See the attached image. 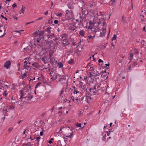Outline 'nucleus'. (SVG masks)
<instances>
[{
	"label": "nucleus",
	"mask_w": 146,
	"mask_h": 146,
	"mask_svg": "<svg viewBox=\"0 0 146 146\" xmlns=\"http://www.w3.org/2000/svg\"><path fill=\"white\" fill-rule=\"evenodd\" d=\"M20 96L19 99H21L22 98L25 99L27 100H31L33 98V96L30 94L29 93L27 95L25 93L23 90H20Z\"/></svg>",
	"instance_id": "obj_1"
},
{
	"label": "nucleus",
	"mask_w": 146,
	"mask_h": 146,
	"mask_svg": "<svg viewBox=\"0 0 146 146\" xmlns=\"http://www.w3.org/2000/svg\"><path fill=\"white\" fill-rule=\"evenodd\" d=\"M27 60V61H25L24 63L23 67L24 68L27 69L29 70H30L31 69V63L30 61V60L31 59L30 58H26Z\"/></svg>",
	"instance_id": "obj_2"
},
{
	"label": "nucleus",
	"mask_w": 146,
	"mask_h": 146,
	"mask_svg": "<svg viewBox=\"0 0 146 146\" xmlns=\"http://www.w3.org/2000/svg\"><path fill=\"white\" fill-rule=\"evenodd\" d=\"M39 37L35 38V41H36V43H39L40 42V40H41L42 38H43L44 36H43L44 33V31H39Z\"/></svg>",
	"instance_id": "obj_3"
},
{
	"label": "nucleus",
	"mask_w": 146,
	"mask_h": 146,
	"mask_svg": "<svg viewBox=\"0 0 146 146\" xmlns=\"http://www.w3.org/2000/svg\"><path fill=\"white\" fill-rule=\"evenodd\" d=\"M90 94L92 95H96L97 93V91L96 90V87L95 86H94L89 89Z\"/></svg>",
	"instance_id": "obj_4"
},
{
	"label": "nucleus",
	"mask_w": 146,
	"mask_h": 146,
	"mask_svg": "<svg viewBox=\"0 0 146 146\" xmlns=\"http://www.w3.org/2000/svg\"><path fill=\"white\" fill-rule=\"evenodd\" d=\"M58 77V81L59 82H61L63 80H65L66 79V76L63 75H62L59 74V76Z\"/></svg>",
	"instance_id": "obj_5"
},
{
	"label": "nucleus",
	"mask_w": 146,
	"mask_h": 146,
	"mask_svg": "<svg viewBox=\"0 0 146 146\" xmlns=\"http://www.w3.org/2000/svg\"><path fill=\"white\" fill-rule=\"evenodd\" d=\"M52 75H53V77L51 78V79L52 80H54L58 79V77L59 76V74L55 72L54 73V74H52Z\"/></svg>",
	"instance_id": "obj_6"
},
{
	"label": "nucleus",
	"mask_w": 146,
	"mask_h": 146,
	"mask_svg": "<svg viewBox=\"0 0 146 146\" xmlns=\"http://www.w3.org/2000/svg\"><path fill=\"white\" fill-rule=\"evenodd\" d=\"M102 31H100V33H99L98 34H100V36L102 37L104 36L106 33V28L105 29H102Z\"/></svg>",
	"instance_id": "obj_7"
},
{
	"label": "nucleus",
	"mask_w": 146,
	"mask_h": 146,
	"mask_svg": "<svg viewBox=\"0 0 146 146\" xmlns=\"http://www.w3.org/2000/svg\"><path fill=\"white\" fill-rule=\"evenodd\" d=\"M91 29L92 31L96 33H97V35H98V33H100V30L98 27L94 26L92 27Z\"/></svg>",
	"instance_id": "obj_8"
},
{
	"label": "nucleus",
	"mask_w": 146,
	"mask_h": 146,
	"mask_svg": "<svg viewBox=\"0 0 146 146\" xmlns=\"http://www.w3.org/2000/svg\"><path fill=\"white\" fill-rule=\"evenodd\" d=\"M62 43V46L63 47L66 46L67 45H68L69 44V43L68 41V40L65 38L63 40Z\"/></svg>",
	"instance_id": "obj_9"
},
{
	"label": "nucleus",
	"mask_w": 146,
	"mask_h": 146,
	"mask_svg": "<svg viewBox=\"0 0 146 146\" xmlns=\"http://www.w3.org/2000/svg\"><path fill=\"white\" fill-rule=\"evenodd\" d=\"M81 10L82 11V14L84 15L86 17L88 14V11L86 9H84L82 7L81 8Z\"/></svg>",
	"instance_id": "obj_10"
},
{
	"label": "nucleus",
	"mask_w": 146,
	"mask_h": 146,
	"mask_svg": "<svg viewBox=\"0 0 146 146\" xmlns=\"http://www.w3.org/2000/svg\"><path fill=\"white\" fill-rule=\"evenodd\" d=\"M11 64V62L10 61H8L6 62L4 64V67L7 69H8L9 66H10Z\"/></svg>",
	"instance_id": "obj_11"
},
{
	"label": "nucleus",
	"mask_w": 146,
	"mask_h": 146,
	"mask_svg": "<svg viewBox=\"0 0 146 146\" xmlns=\"http://www.w3.org/2000/svg\"><path fill=\"white\" fill-rule=\"evenodd\" d=\"M115 3V0H111L110 1L109 3V5H110V8L113 9V5Z\"/></svg>",
	"instance_id": "obj_12"
},
{
	"label": "nucleus",
	"mask_w": 146,
	"mask_h": 146,
	"mask_svg": "<svg viewBox=\"0 0 146 146\" xmlns=\"http://www.w3.org/2000/svg\"><path fill=\"white\" fill-rule=\"evenodd\" d=\"M32 48V46L29 45L27 46L26 47H25L24 49L27 51H29Z\"/></svg>",
	"instance_id": "obj_13"
},
{
	"label": "nucleus",
	"mask_w": 146,
	"mask_h": 146,
	"mask_svg": "<svg viewBox=\"0 0 146 146\" xmlns=\"http://www.w3.org/2000/svg\"><path fill=\"white\" fill-rule=\"evenodd\" d=\"M106 73V71H104L102 73V74L101 75V77H105L104 79L105 80L107 79V78L108 77V76L107 74H104Z\"/></svg>",
	"instance_id": "obj_14"
},
{
	"label": "nucleus",
	"mask_w": 146,
	"mask_h": 146,
	"mask_svg": "<svg viewBox=\"0 0 146 146\" xmlns=\"http://www.w3.org/2000/svg\"><path fill=\"white\" fill-rule=\"evenodd\" d=\"M84 86L82 84V82H80V83L79 84V88L82 90H83L84 89Z\"/></svg>",
	"instance_id": "obj_15"
},
{
	"label": "nucleus",
	"mask_w": 146,
	"mask_h": 146,
	"mask_svg": "<svg viewBox=\"0 0 146 146\" xmlns=\"http://www.w3.org/2000/svg\"><path fill=\"white\" fill-rule=\"evenodd\" d=\"M74 26L73 25L71 26H70L68 28L69 29H70V30H72L74 32H76V30L75 29V28H74Z\"/></svg>",
	"instance_id": "obj_16"
},
{
	"label": "nucleus",
	"mask_w": 146,
	"mask_h": 146,
	"mask_svg": "<svg viewBox=\"0 0 146 146\" xmlns=\"http://www.w3.org/2000/svg\"><path fill=\"white\" fill-rule=\"evenodd\" d=\"M47 59V58L46 56H45L42 58L41 60L43 61L44 64L47 63V62H46V60Z\"/></svg>",
	"instance_id": "obj_17"
},
{
	"label": "nucleus",
	"mask_w": 146,
	"mask_h": 146,
	"mask_svg": "<svg viewBox=\"0 0 146 146\" xmlns=\"http://www.w3.org/2000/svg\"><path fill=\"white\" fill-rule=\"evenodd\" d=\"M39 31L38 30V31H36L34 33V36H35V38H36V37H38V36H39Z\"/></svg>",
	"instance_id": "obj_18"
},
{
	"label": "nucleus",
	"mask_w": 146,
	"mask_h": 146,
	"mask_svg": "<svg viewBox=\"0 0 146 146\" xmlns=\"http://www.w3.org/2000/svg\"><path fill=\"white\" fill-rule=\"evenodd\" d=\"M31 64L32 66H33L34 67L36 68L39 67V64L38 63L36 62H35V63H31Z\"/></svg>",
	"instance_id": "obj_19"
},
{
	"label": "nucleus",
	"mask_w": 146,
	"mask_h": 146,
	"mask_svg": "<svg viewBox=\"0 0 146 146\" xmlns=\"http://www.w3.org/2000/svg\"><path fill=\"white\" fill-rule=\"evenodd\" d=\"M3 82V81L0 80V89H2V88L3 89L4 88Z\"/></svg>",
	"instance_id": "obj_20"
},
{
	"label": "nucleus",
	"mask_w": 146,
	"mask_h": 146,
	"mask_svg": "<svg viewBox=\"0 0 146 146\" xmlns=\"http://www.w3.org/2000/svg\"><path fill=\"white\" fill-rule=\"evenodd\" d=\"M47 36H48V38H50L51 39H52V38L53 37L54 38V34L53 33L52 34L51 33V35H50V34L49 33L48 34Z\"/></svg>",
	"instance_id": "obj_21"
},
{
	"label": "nucleus",
	"mask_w": 146,
	"mask_h": 146,
	"mask_svg": "<svg viewBox=\"0 0 146 146\" xmlns=\"http://www.w3.org/2000/svg\"><path fill=\"white\" fill-rule=\"evenodd\" d=\"M25 7H24L23 5H22V7L21 8V9L20 10V12L21 13H20V14H21V13H23V14L24 15V12L25 11Z\"/></svg>",
	"instance_id": "obj_22"
},
{
	"label": "nucleus",
	"mask_w": 146,
	"mask_h": 146,
	"mask_svg": "<svg viewBox=\"0 0 146 146\" xmlns=\"http://www.w3.org/2000/svg\"><path fill=\"white\" fill-rule=\"evenodd\" d=\"M15 108V106L14 105H11L9 108L8 110H12L14 109Z\"/></svg>",
	"instance_id": "obj_23"
},
{
	"label": "nucleus",
	"mask_w": 146,
	"mask_h": 146,
	"mask_svg": "<svg viewBox=\"0 0 146 146\" xmlns=\"http://www.w3.org/2000/svg\"><path fill=\"white\" fill-rule=\"evenodd\" d=\"M131 51H130L129 52L130 56H129V60H131L132 59L133 57V54L131 53Z\"/></svg>",
	"instance_id": "obj_24"
},
{
	"label": "nucleus",
	"mask_w": 146,
	"mask_h": 146,
	"mask_svg": "<svg viewBox=\"0 0 146 146\" xmlns=\"http://www.w3.org/2000/svg\"><path fill=\"white\" fill-rule=\"evenodd\" d=\"M84 30H80L79 32V34L80 35L82 36H83L84 35Z\"/></svg>",
	"instance_id": "obj_25"
},
{
	"label": "nucleus",
	"mask_w": 146,
	"mask_h": 146,
	"mask_svg": "<svg viewBox=\"0 0 146 146\" xmlns=\"http://www.w3.org/2000/svg\"><path fill=\"white\" fill-rule=\"evenodd\" d=\"M68 63L70 64H73L74 63V60L72 59H71L68 62Z\"/></svg>",
	"instance_id": "obj_26"
},
{
	"label": "nucleus",
	"mask_w": 146,
	"mask_h": 146,
	"mask_svg": "<svg viewBox=\"0 0 146 146\" xmlns=\"http://www.w3.org/2000/svg\"><path fill=\"white\" fill-rule=\"evenodd\" d=\"M51 29V27H48L45 29L44 31H48V34L50 32V29Z\"/></svg>",
	"instance_id": "obj_27"
},
{
	"label": "nucleus",
	"mask_w": 146,
	"mask_h": 146,
	"mask_svg": "<svg viewBox=\"0 0 146 146\" xmlns=\"http://www.w3.org/2000/svg\"><path fill=\"white\" fill-rule=\"evenodd\" d=\"M126 17H124V16H123L122 18V22L123 23H125L126 22Z\"/></svg>",
	"instance_id": "obj_28"
},
{
	"label": "nucleus",
	"mask_w": 146,
	"mask_h": 146,
	"mask_svg": "<svg viewBox=\"0 0 146 146\" xmlns=\"http://www.w3.org/2000/svg\"><path fill=\"white\" fill-rule=\"evenodd\" d=\"M96 25H97V24H96V22L94 23H90V26L91 27H92V26H93L94 27L96 26Z\"/></svg>",
	"instance_id": "obj_29"
},
{
	"label": "nucleus",
	"mask_w": 146,
	"mask_h": 146,
	"mask_svg": "<svg viewBox=\"0 0 146 146\" xmlns=\"http://www.w3.org/2000/svg\"><path fill=\"white\" fill-rule=\"evenodd\" d=\"M100 75V74L99 72H98L97 71L96 72V74L94 75V77H97L98 76H99Z\"/></svg>",
	"instance_id": "obj_30"
},
{
	"label": "nucleus",
	"mask_w": 146,
	"mask_h": 146,
	"mask_svg": "<svg viewBox=\"0 0 146 146\" xmlns=\"http://www.w3.org/2000/svg\"><path fill=\"white\" fill-rule=\"evenodd\" d=\"M52 41L49 40L46 41V44H48L49 46H50L51 44L52 43Z\"/></svg>",
	"instance_id": "obj_31"
},
{
	"label": "nucleus",
	"mask_w": 146,
	"mask_h": 146,
	"mask_svg": "<svg viewBox=\"0 0 146 146\" xmlns=\"http://www.w3.org/2000/svg\"><path fill=\"white\" fill-rule=\"evenodd\" d=\"M61 36V38H66V34L65 33H64Z\"/></svg>",
	"instance_id": "obj_32"
},
{
	"label": "nucleus",
	"mask_w": 146,
	"mask_h": 146,
	"mask_svg": "<svg viewBox=\"0 0 146 146\" xmlns=\"http://www.w3.org/2000/svg\"><path fill=\"white\" fill-rule=\"evenodd\" d=\"M76 126L77 127H81V124L80 123H77L75 124Z\"/></svg>",
	"instance_id": "obj_33"
},
{
	"label": "nucleus",
	"mask_w": 146,
	"mask_h": 146,
	"mask_svg": "<svg viewBox=\"0 0 146 146\" xmlns=\"http://www.w3.org/2000/svg\"><path fill=\"white\" fill-rule=\"evenodd\" d=\"M101 21L102 22L103 26H104L106 25L105 22L104 21V19H101Z\"/></svg>",
	"instance_id": "obj_34"
},
{
	"label": "nucleus",
	"mask_w": 146,
	"mask_h": 146,
	"mask_svg": "<svg viewBox=\"0 0 146 146\" xmlns=\"http://www.w3.org/2000/svg\"><path fill=\"white\" fill-rule=\"evenodd\" d=\"M72 136V133H71L70 134V135H69L66 136L65 135H64V137L65 136L67 137H68L69 138H70Z\"/></svg>",
	"instance_id": "obj_35"
},
{
	"label": "nucleus",
	"mask_w": 146,
	"mask_h": 146,
	"mask_svg": "<svg viewBox=\"0 0 146 146\" xmlns=\"http://www.w3.org/2000/svg\"><path fill=\"white\" fill-rule=\"evenodd\" d=\"M133 67L134 66H133V65H129L128 67V71L130 70L131 69V68H133Z\"/></svg>",
	"instance_id": "obj_36"
},
{
	"label": "nucleus",
	"mask_w": 146,
	"mask_h": 146,
	"mask_svg": "<svg viewBox=\"0 0 146 146\" xmlns=\"http://www.w3.org/2000/svg\"><path fill=\"white\" fill-rule=\"evenodd\" d=\"M41 84V82H38V83H37V84H36L35 87V88H37L38 87V86L40 85Z\"/></svg>",
	"instance_id": "obj_37"
},
{
	"label": "nucleus",
	"mask_w": 146,
	"mask_h": 146,
	"mask_svg": "<svg viewBox=\"0 0 146 146\" xmlns=\"http://www.w3.org/2000/svg\"><path fill=\"white\" fill-rule=\"evenodd\" d=\"M59 66L60 67H62L63 66V64L61 62H59L58 63Z\"/></svg>",
	"instance_id": "obj_38"
},
{
	"label": "nucleus",
	"mask_w": 146,
	"mask_h": 146,
	"mask_svg": "<svg viewBox=\"0 0 146 146\" xmlns=\"http://www.w3.org/2000/svg\"><path fill=\"white\" fill-rule=\"evenodd\" d=\"M89 73L90 74V76H89L91 78L92 76H94V75H93L94 74L92 72H89Z\"/></svg>",
	"instance_id": "obj_39"
},
{
	"label": "nucleus",
	"mask_w": 146,
	"mask_h": 146,
	"mask_svg": "<svg viewBox=\"0 0 146 146\" xmlns=\"http://www.w3.org/2000/svg\"><path fill=\"white\" fill-rule=\"evenodd\" d=\"M7 94H8L7 93V92L6 91H5L3 93V95L5 96H6Z\"/></svg>",
	"instance_id": "obj_40"
},
{
	"label": "nucleus",
	"mask_w": 146,
	"mask_h": 146,
	"mask_svg": "<svg viewBox=\"0 0 146 146\" xmlns=\"http://www.w3.org/2000/svg\"><path fill=\"white\" fill-rule=\"evenodd\" d=\"M52 22H53V21L52 19L49 20L48 21V24H52Z\"/></svg>",
	"instance_id": "obj_41"
},
{
	"label": "nucleus",
	"mask_w": 146,
	"mask_h": 146,
	"mask_svg": "<svg viewBox=\"0 0 146 146\" xmlns=\"http://www.w3.org/2000/svg\"><path fill=\"white\" fill-rule=\"evenodd\" d=\"M116 38V35H114V36L112 38V40H115Z\"/></svg>",
	"instance_id": "obj_42"
},
{
	"label": "nucleus",
	"mask_w": 146,
	"mask_h": 146,
	"mask_svg": "<svg viewBox=\"0 0 146 146\" xmlns=\"http://www.w3.org/2000/svg\"><path fill=\"white\" fill-rule=\"evenodd\" d=\"M95 37V36H92L91 35H90L89 36H88V39H89L90 38H93Z\"/></svg>",
	"instance_id": "obj_43"
},
{
	"label": "nucleus",
	"mask_w": 146,
	"mask_h": 146,
	"mask_svg": "<svg viewBox=\"0 0 146 146\" xmlns=\"http://www.w3.org/2000/svg\"><path fill=\"white\" fill-rule=\"evenodd\" d=\"M41 137L40 136L36 138V140L38 141V142H39V140L40 139Z\"/></svg>",
	"instance_id": "obj_44"
},
{
	"label": "nucleus",
	"mask_w": 146,
	"mask_h": 146,
	"mask_svg": "<svg viewBox=\"0 0 146 146\" xmlns=\"http://www.w3.org/2000/svg\"><path fill=\"white\" fill-rule=\"evenodd\" d=\"M49 71L50 72H52L53 73H54L56 72V71H55L54 70V69H51V70H50V69H49Z\"/></svg>",
	"instance_id": "obj_45"
},
{
	"label": "nucleus",
	"mask_w": 146,
	"mask_h": 146,
	"mask_svg": "<svg viewBox=\"0 0 146 146\" xmlns=\"http://www.w3.org/2000/svg\"><path fill=\"white\" fill-rule=\"evenodd\" d=\"M74 94H76L79 92V91H78V90H74Z\"/></svg>",
	"instance_id": "obj_46"
},
{
	"label": "nucleus",
	"mask_w": 146,
	"mask_h": 146,
	"mask_svg": "<svg viewBox=\"0 0 146 146\" xmlns=\"http://www.w3.org/2000/svg\"><path fill=\"white\" fill-rule=\"evenodd\" d=\"M137 60L138 61H140L141 62H143V61H142V60L141 59V58H140L139 57L138 58H137Z\"/></svg>",
	"instance_id": "obj_47"
},
{
	"label": "nucleus",
	"mask_w": 146,
	"mask_h": 146,
	"mask_svg": "<svg viewBox=\"0 0 146 146\" xmlns=\"http://www.w3.org/2000/svg\"><path fill=\"white\" fill-rule=\"evenodd\" d=\"M102 21H101V20H99V21H98L97 22V23L98 25H100L101 24V23Z\"/></svg>",
	"instance_id": "obj_48"
},
{
	"label": "nucleus",
	"mask_w": 146,
	"mask_h": 146,
	"mask_svg": "<svg viewBox=\"0 0 146 146\" xmlns=\"http://www.w3.org/2000/svg\"><path fill=\"white\" fill-rule=\"evenodd\" d=\"M54 38H52V39L53 40H54L55 41H56V40H58V38L55 36L54 37Z\"/></svg>",
	"instance_id": "obj_49"
},
{
	"label": "nucleus",
	"mask_w": 146,
	"mask_h": 146,
	"mask_svg": "<svg viewBox=\"0 0 146 146\" xmlns=\"http://www.w3.org/2000/svg\"><path fill=\"white\" fill-rule=\"evenodd\" d=\"M12 6L13 8L16 7L17 6V5L15 3H14V4L12 5Z\"/></svg>",
	"instance_id": "obj_50"
},
{
	"label": "nucleus",
	"mask_w": 146,
	"mask_h": 146,
	"mask_svg": "<svg viewBox=\"0 0 146 146\" xmlns=\"http://www.w3.org/2000/svg\"><path fill=\"white\" fill-rule=\"evenodd\" d=\"M87 97L88 98L90 96H92V95H91V94H90V93H89L87 94Z\"/></svg>",
	"instance_id": "obj_51"
},
{
	"label": "nucleus",
	"mask_w": 146,
	"mask_h": 146,
	"mask_svg": "<svg viewBox=\"0 0 146 146\" xmlns=\"http://www.w3.org/2000/svg\"><path fill=\"white\" fill-rule=\"evenodd\" d=\"M1 17H2L4 19H5V20H7V19L6 17H4L3 15H1Z\"/></svg>",
	"instance_id": "obj_52"
},
{
	"label": "nucleus",
	"mask_w": 146,
	"mask_h": 146,
	"mask_svg": "<svg viewBox=\"0 0 146 146\" xmlns=\"http://www.w3.org/2000/svg\"><path fill=\"white\" fill-rule=\"evenodd\" d=\"M58 23V21L57 20H56L54 21V24H57Z\"/></svg>",
	"instance_id": "obj_53"
},
{
	"label": "nucleus",
	"mask_w": 146,
	"mask_h": 146,
	"mask_svg": "<svg viewBox=\"0 0 146 146\" xmlns=\"http://www.w3.org/2000/svg\"><path fill=\"white\" fill-rule=\"evenodd\" d=\"M135 53L136 54H138L139 53V52L137 50H135Z\"/></svg>",
	"instance_id": "obj_54"
},
{
	"label": "nucleus",
	"mask_w": 146,
	"mask_h": 146,
	"mask_svg": "<svg viewBox=\"0 0 146 146\" xmlns=\"http://www.w3.org/2000/svg\"><path fill=\"white\" fill-rule=\"evenodd\" d=\"M21 76H22L23 78L25 76H26V74L25 73L24 74L22 75Z\"/></svg>",
	"instance_id": "obj_55"
},
{
	"label": "nucleus",
	"mask_w": 146,
	"mask_h": 146,
	"mask_svg": "<svg viewBox=\"0 0 146 146\" xmlns=\"http://www.w3.org/2000/svg\"><path fill=\"white\" fill-rule=\"evenodd\" d=\"M98 62L100 63L101 62H103V61L102 60L100 59L98 60Z\"/></svg>",
	"instance_id": "obj_56"
},
{
	"label": "nucleus",
	"mask_w": 146,
	"mask_h": 146,
	"mask_svg": "<svg viewBox=\"0 0 146 146\" xmlns=\"http://www.w3.org/2000/svg\"><path fill=\"white\" fill-rule=\"evenodd\" d=\"M62 13H60L59 14H58V15H57L58 16L61 17L62 16Z\"/></svg>",
	"instance_id": "obj_57"
},
{
	"label": "nucleus",
	"mask_w": 146,
	"mask_h": 146,
	"mask_svg": "<svg viewBox=\"0 0 146 146\" xmlns=\"http://www.w3.org/2000/svg\"><path fill=\"white\" fill-rule=\"evenodd\" d=\"M110 131H107V134L108 136H109L110 134Z\"/></svg>",
	"instance_id": "obj_58"
},
{
	"label": "nucleus",
	"mask_w": 146,
	"mask_h": 146,
	"mask_svg": "<svg viewBox=\"0 0 146 146\" xmlns=\"http://www.w3.org/2000/svg\"><path fill=\"white\" fill-rule=\"evenodd\" d=\"M12 130L13 128H10L8 129V130L10 132Z\"/></svg>",
	"instance_id": "obj_59"
},
{
	"label": "nucleus",
	"mask_w": 146,
	"mask_h": 146,
	"mask_svg": "<svg viewBox=\"0 0 146 146\" xmlns=\"http://www.w3.org/2000/svg\"><path fill=\"white\" fill-rule=\"evenodd\" d=\"M3 115L4 116V117L2 118V119L3 120V121L5 119V115L4 114H3Z\"/></svg>",
	"instance_id": "obj_60"
},
{
	"label": "nucleus",
	"mask_w": 146,
	"mask_h": 146,
	"mask_svg": "<svg viewBox=\"0 0 146 146\" xmlns=\"http://www.w3.org/2000/svg\"><path fill=\"white\" fill-rule=\"evenodd\" d=\"M137 63L134 62L133 63V66H136L137 65Z\"/></svg>",
	"instance_id": "obj_61"
},
{
	"label": "nucleus",
	"mask_w": 146,
	"mask_h": 146,
	"mask_svg": "<svg viewBox=\"0 0 146 146\" xmlns=\"http://www.w3.org/2000/svg\"><path fill=\"white\" fill-rule=\"evenodd\" d=\"M13 17L14 19H16V20H17V18L15 16H13Z\"/></svg>",
	"instance_id": "obj_62"
},
{
	"label": "nucleus",
	"mask_w": 146,
	"mask_h": 146,
	"mask_svg": "<svg viewBox=\"0 0 146 146\" xmlns=\"http://www.w3.org/2000/svg\"><path fill=\"white\" fill-rule=\"evenodd\" d=\"M84 79L85 80H87V77L86 76H84Z\"/></svg>",
	"instance_id": "obj_63"
},
{
	"label": "nucleus",
	"mask_w": 146,
	"mask_h": 146,
	"mask_svg": "<svg viewBox=\"0 0 146 146\" xmlns=\"http://www.w3.org/2000/svg\"><path fill=\"white\" fill-rule=\"evenodd\" d=\"M48 13V11H47L45 12L44 14L46 15H47Z\"/></svg>",
	"instance_id": "obj_64"
}]
</instances>
